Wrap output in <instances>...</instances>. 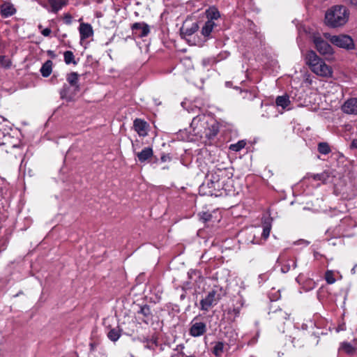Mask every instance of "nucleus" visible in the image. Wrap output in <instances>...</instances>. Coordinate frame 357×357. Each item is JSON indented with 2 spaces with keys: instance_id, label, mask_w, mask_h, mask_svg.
Wrapping results in <instances>:
<instances>
[{
  "instance_id": "1",
  "label": "nucleus",
  "mask_w": 357,
  "mask_h": 357,
  "mask_svg": "<svg viewBox=\"0 0 357 357\" xmlns=\"http://www.w3.org/2000/svg\"><path fill=\"white\" fill-rule=\"evenodd\" d=\"M349 17V12L345 6L335 5L327 10L324 21L328 26L337 28L344 25Z\"/></svg>"
},
{
  "instance_id": "2",
  "label": "nucleus",
  "mask_w": 357,
  "mask_h": 357,
  "mask_svg": "<svg viewBox=\"0 0 357 357\" xmlns=\"http://www.w3.org/2000/svg\"><path fill=\"white\" fill-rule=\"evenodd\" d=\"M305 59L306 64L309 66L310 70L316 75L324 77L332 76V68L328 66L314 51H307Z\"/></svg>"
},
{
  "instance_id": "3",
  "label": "nucleus",
  "mask_w": 357,
  "mask_h": 357,
  "mask_svg": "<svg viewBox=\"0 0 357 357\" xmlns=\"http://www.w3.org/2000/svg\"><path fill=\"white\" fill-rule=\"evenodd\" d=\"M199 26L196 22L185 20L180 29L181 35L191 45L202 46L204 40L201 38L192 37V35L198 30Z\"/></svg>"
},
{
  "instance_id": "4",
  "label": "nucleus",
  "mask_w": 357,
  "mask_h": 357,
  "mask_svg": "<svg viewBox=\"0 0 357 357\" xmlns=\"http://www.w3.org/2000/svg\"><path fill=\"white\" fill-rule=\"evenodd\" d=\"M66 79L70 86H65L63 87L61 91V97L70 101L73 99L74 96L79 91V86L78 84L79 75L75 72H72L67 75Z\"/></svg>"
},
{
  "instance_id": "5",
  "label": "nucleus",
  "mask_w": 357,
  "mask_h": 357,
  "mask_svg": "<svg viewBox=\"0 0 357 357\" xmlns=\"http://www.w3.org/2000/svg\"><path fill=\"white\" fill-rule=\"evenodd\" d=\"M225 294V291L221 287L215 286L208 295L201 300V310L208 311L211 307L215 305Z\"/></svg>"
},
{
  "instance_id": "6",
  "label": "nucleus",
  "mask_w": 357,
  "mask_h": 357,
  "mask_svg": "<svg viewBox=\"0 0 357 357\" xmlns=\"http://www.w3.org/2000/svg\"><path fill=\"white\" fill-rule=\"evenodd\" d=\"M312 40L318 52L326 59H330L333 54V50L331 45L324 40L319 34H313Z\"/></svg>"
},
{
  "instance_id": "7",
  "label": "nucleus",
  "mask_w": 357,
  "mask_h": 357,
  "mask_svg": "<svg viewBox=\"0 0 357 357\" xmlns=\"http://www.w3.org/2000/svg\"><path fill=\"white\" fill-rule=\"evenodd\" d=\"M218 131V123L215 119L209 116L207 120V123L204 126V128L199 136L200 137H205L208 139H213L217 135Z\"/></svg>"
},
{
  "instance_id": "8",
  "label": "nucleus",
  "mask_w": 357,
  "mask_h": 357,
  "mask_svg": "<svg viewBox=\"0 0 357 357\" xmlns=\"http://www.w3.org/2000/svg\"><path fill=\"white\" fill-rule=\"evenodd\" d=\"M330 41L339 47L347 50L354 47L353 39L347 35L333 36L330 38Z\"/></svg>"
},
{
  "instance_id": "9",
  "label": "nucleus",
  "mask_w": 357,
  "mask_h": 357,
  "mask_svg": "<svg viewBox=\"0 0 357 357\" xmlns=\"http://www.w3.org/2000/svg\"><path fill=\"white\" fill-rule=\"evenodd\" d=\"M209 116H210L205 114H200L193 118L190 124V127L192 128L195 135H199L204 128V126L207 123V120Z\"/></svg>"
},
{
  "instance_id": "10",
  "label": "nucleus",
  "mask_w": 357,
  "mask_h": 357,
  "mask_svg": "<svg viewBox=\"0 0 357 357\" xmlns=\"http://www.w3.org/2000/svg\"><path fill=\"white\" fill-rule=\"evenodd\" d=\"M278 262L281 265V271L282 273H287L291 268L296 267V260L294 257L286 256L282 254L278 259Z\"/></svg>"
},
{
  "instance_id": "11",
  "label": "nucleus",
  "mask_w": 357,
  "mask_h": 357,
  "mask_svg": "<svg viewBox=\"0 0 357 357\" xmlns=\"http://www.w3.org/2000/svg\"><path fill=\"white\" fill-rule=\"evenodd\" d=\"M195 318L191 322L189 333L192 337H199L206 332V324L202 321H195Z\"/></svg>"
},
{
  "instance_id": "12",
  "label": "nucleus",
  "mask_w": 357,
  "mask_h": 357,
  "mask_svg": "<svg viewBox=\"0 0 357 357\" xmlns=\"http://www.w3.org/2000/svg\"><path fill=\"white\" fill-rule=\"evenodd\" d=\"M132 33L139 38H143L150 32L149 26L145 22H135L131 26Z\"/></svg>"
},
{
  "instance_id": "13",
  "label": "nucleus",
  "mask_w": 357,
  "mask_h": 357,
  "mask_svg": "<svg viewBox=\"0 0 357 357\" xmlns=\"http://www.w3.org/2000/svg\"><path fill=\"white\" fill-rule=\"evenodd\" d=\"M342 111L347 114L357 115V98L347 100L341 106Z\"/></svg>"
},
{
  "instance_id": "14",
  "label": "nucleus",
  "mask_w": 357,
  "mask_h": 357,
  "mask_svg": "<svg viewBox=\"0 0 357 357\" xmlns=\"http://www.w3.org/2000/svg\"><path fill=\"white\" fill-rule=\"evenodd\" d=\"M135 130L141 137H145L148 134L149 124L141 119H136L133 123Z\"/></svg>"
},
{
  "instance_id": "15",
  "label": "nucleus",
  "mask_w": 357,
  "mask_h": 357,
  "mask_svg": "<svg viewBox=\"0 0 357 357\" xmlns=\"http://www.w3.org/2000/svg\"><path fill=\"white\" fill-rule=\"evenodd\" d=\"M80 40H86L93 35V30L91 25L89 23H81L79 27Z\"/></svg>"
},
{
  "instance_id": "16",
  "label": "nucleus",
  "mask_w": 357,
  "mask_h": 357,
  "mask_svg": "<svg viewBox=\"0 0 357 357\" xmlns=\"http://www.w3.org/2000/svg\"><path fill=\"white\" fill-rule=\"evenodd\" d=\"M216 26L214 21L212 20H207L204 26L202 29V35L203 36L204 38H201L202 40H204V43L208 40L209 38L211 33L213 30L214 27Z\"/></svg>"
},
{
  "instance_id": "17",
  "label": "nucleus",
  "mask_w": 357,
  "mask_h": 357,
  "mask_svg": "<svg viewBox=\"0 0 357 357\" xmlns=\"http://www.w3.org/2000/svg\"><path fill=\"white\" fill-rule=\"evenodd\" d=\"M153 155L152 148L146 147L140 152L136 153V155L140 162H144L150 159Z\"/></svg>"
},
{
  "instance_id": "18",
  "label": "nucleus",
  "mask_w": 357,
  "mask_h": 357,
  "mask_svg": "<svg viewBox=\"0 0 357 357\" xmlns=\"http://www.w3.org/2000/svg\"><path fill=\"white\" fill-rule=\"evenodd\" d=\"M331 172L329 171H324L320 174H312L308 175L309 178H312L314 181H320L323 183H326L331 178Z\"/></svg>"
},
{
  "instance_id": "19",
  "label": "nucleus",
  "mask_w": 357,
  "mask_h": 357,
  "mask_svg": "<svg viewBox=\"0 0 357 357\" xmlns=\"http://www.w3.org/2000/svg\"><path fill=\"white\" fill-rule=\"evenodd\" d=\"M48 3L51 11L56 13L67 4L68 0H48Z\"/></svg>"
},
{
  "instance_id": "20",
  "label": "nucleus",
  "mask_w": 357,
  "mask_h": 357,
  "mask_svg": "<svg viewBox=\"0 0 357 357\" xmlns=\"http://www.w3.org/2000/svg\"><path fill=\"white\" fill-rule=\"evenodd\" d=\"M225 174V172L218 169L215 172H212L210 176V181L211 182L214 184V188H220V177L222 176V175Z\"/></svg>"
},
{
  "instance_id": "21",
  "label": "nucleus",
  "mask_w": 357,
  "mask_h": 357,
  "mask_svg": "<svg viewBox=\"0 0 357 357\" xmlns=\"http://www.w3.org/2000/svg\"><path fill=\"white\" fill-rule=\"evenodd\" d=\"M15 13V9L13 5L8 3H5L1 6V13L3 17H8Z\"/></svg>"
},
{
  "instance_id": "22",
  "label": "nucleus",
  "mask_w": 357,
  "mask_h": 357,
  "mask_svg": "<svg viewBox=\"0 0 357 357\" xmlns=\"http://www.w3.org/2000/svg\"><path fill=\"white\" fill-rule=\"evenodd\" d=\"M275 103L277 106L285 109L290 104L289 98L287 95L278 96L275 100Z\"/></svg>"
},
{
  "instance_id": "23",
  "label": "nucleus",
  "mask_w": 357,
  "mask_h": 357,
  "mask_svg": "<svg viewBox=\"0 0 357 357\" xmlns=\"http://www.w3.org/2000/svg\"><path fill=\"white\" fill-rule=\"evenodd\" d=\"M206 15L208 20H217L220 17V13L215 7H211L206 11Z\"/></svg>"
},
{
  "instance_id": "24",
  "label": "nucleus",
  "mask_w": 357,
  "mask_h": 357,
  "mask_svg": "<svg viewBox=\"0 0 357 357\" xmlns=\"http://www.w3.org/2000/svg\"><path fill=\"white\" fill-rule=\"evenodd\" d=\"M340 349L344 351L347 354H351L357 350L356 345H352L349 342H342Z\"/></svg>"
},
{
  "instance_id": "25",
  "label": "nucleus",
  "mask_w": 357,
  "mask_h": 357,
  "mask_svg": "<svg viewBox=\"0 0 357 357\" xmlns=\"http://www.w3.org/2000/svg\"><path fill=\"white\" fill-rule=\"evenodd\" d=\"M120 336V330L118 328H112L107 333L108 338L113 342L117 341Z\"/></svg>"
},
{
  "instance_id": "26",
  "label": "nucleus",
  "mask_w": 357,
  "mask_h": 357,
  "mask_svg": "<svg viewBox=\"0 0 357 357\" xmlns=\"http://www.w3.org/2000/svg\"><path fill=\"white\" fill-rule=\"evenodd\" d=\"M64 61L66 64L73 63L74 65L77 64L76 61L75 60V56L73 52L66 51L63 54Z\"/></svg>"
},
{
  "instance_id": "27",
  "label": "nucleus",
  "mask_w": 357,
  "mask_h": 357,
  "mask_svg": "<svg viewBox=\"0 0 357 357\" xmlns=\"http://www.w3.org/2000/svg\"><path fill=\"white\" fill-rule=\"evenodd\" d=\"M318 151L320 153L326 155L331 152V148L328 143L326 142H320L318 144Z\"/></svg>"
},
{
  "instance_id": "28",
  "label": "nucleus",
  "mask_w": 357,
  "mask_h": 357,
  "mask_svg": "<svg viewBox=\"0 0 357 357\" xmlns=\"http://www.w3.org/2000/svg\"><path fill=\"white\" fill-rule=\"evenodd\" d=\"M12 65L10 59L6 56H0V68H10Z\"/></svg>"
},
{
  "instance_id": "29",
  "label": "nucleus",
  "mask_w": 357,
  "mask_h": 357,
  "mask_svg": "<svg viewBox=\"0 0 357 357\" xmlns=\"http://www.w3.org/2000/svg\"><path fill=\"white\" fill-rule=\"evenodd\" d=\"M224 349V344L221 342H218L215 344V346L213 348V353L216 356H220L223 353Z\"/></svg>"
},
{
  "instance_id": "30",
  "label": "nucleus",
  "mask_w": 357,
  "mask_h": 357,
  "mask_svg": "<svg viewBox=\"0 0 357 357\" xmlns=\"http://www.w3.org/2000/svg\"><path fill=\"white\" fill-rule=\"evenodd\" d=\"M246 142L244 140L238 141L236 144H232L229 146V149L233 151H239L245 147Z\"/></svg>"
},
{
  "instance_id": "31",
  "label": "nucleus",
  "mask_w": 357,
  "mask_h": 357,
  "mask_svg": "<svg viewBox=\"0 0 357 357\" xmlns=\"http://www.w3.org/2000/svg\"><path fill=\"white\" fill-rule=\"evenodd\" d=\"M274 316L273 318L278 319L280 320H286L289 318V314L286 312L282 310L281 309L275 311L273 312Z\"/></svg>"
},
{
  "instance_id": "32",
  "label": "nucleus",
  "mask_w": 357,
  "mask_h": 357,
  "mask_svg": "<svg viewBox=\"0 0 357 357\" xmlns=\"http://www.w3.org/2000/svg\"><path fill=\"white\" fill-rule=\"evenodd\" d=\"M271 225L269 222H266L264 223V226H263V232H262V237L264 238V239H267L268 237L270 235V232H271Z\"/></svg>"
},
{
  "instance_id": "33",
  "label": "nucleus",
  "mask_w": 357,
  "mask_h": 357,
  "mask_svg": "<svg viewBox=\"0 0 357 357\" xmlns=\"http://www.w3.org/2000/svg\"><path fill=\"white\" fill-rule=\"evenodd\" d=\"M317 284L312 279L307 280L303 284V288L305 291H310L315 288Z\"/></svg>"
},
{
  "instance_id": "34",
  "label": "nucleus",
  "mask_w": 357,
  "mask_h": 357,
  "mask_svg": "<svg viewBox=\"0 0 357 357\" xmlns=\"http://www.w3.org/2000/svg\"><path fill=\"white\" fill-rule=\"evenodd\" d=\"M325 279L328 284H333L335 282L334 275L332 271H327L325 274Z\"/></svg>"
},
{
  "instance_id": "35",
  "label": "nucleus",
  "mask_w": 357,
  "mask_h": 357,
  "mask_svg": "<svg viewBox=\"0 0 357 357\" xmlns=\"http://www.w3.org/2000/svg\"><path fill=\"white\" fill-rule=\"evenodd\" d=\"M139 313L143 314L145 317L149 318L151 315V310L149 306L144 305L141 307L140 310L139 311Z\"/></svg>"
},
{
  "instance_id": "36",
  "label": "nucleus",
  "mask_w": 357,
  "mask_h": 357,
  "mask_svg": "<svg viewBox=\"0 0 357 357\" xmlns=\"http://www.w3.org/2000/svg\"><path fill=\"white\" fill-rule=\"evenodd\" d=\"M199 217L201 220L206 222L211 220L212 215L208 212H203L202 213H199Z\"/></svg>"
},
{
  "instance_id": "37",
  "label": "nucleus",
  "mask_w": 357,
  "mask_h": 357,
  "mask_svg": "<svg viewBox=\"0 0 357 357\" xmlns=\"http://www.w3.org/2000/svg\"><path fill=\"white\" fill-rule=\"evenodd\" d=\"M52 62L51 61H46V77H48L52 72Z\"/></svg>"
},
{
  "instance_id": "38",
  "label": "nucleus",
  "mask_w": 357,
  "mask_h": 357,
  "mask_svg": "<svg viewBox=\"0 0 357 357\" xmlns=\"http://www.w3.org/2000/svg\"><path fill=\"white\" fill-rule=\"evenodd\" d=\"M346 3H349L351 6H353L357 8V0H344Z\"/></svg>"
},
{
  "instance_id": "39",
  "label": "nucleus",
  "mask_w": 357,
  "mask_h": 357,
  "mask_svg": "<svg viewBox=\"0 0 357 357\" xmlns=\"http://www.w3.org/2000/svg\"><path fill=\"white\" fill-rule=\"evenodd\" d=\"M351 147L353 149H357V139H354L351 144Z\"/></svg>"
},
{
  "instance_id": "40",
  "label": "nucleus",
  "mask_w": 357,
  "mask_h": 357,
  "mask_svg": "<svg viewBox=\"0 0 357 357\" xmlns=\"http://www.w3.org/2000/svg\"><path fill=\"white\" fill-rule=\"evenodd\" d=\"M40 73L41 75H43V77H45V63H43L41 67H40Z\"/></svg>"
},
{
  "instance_id": "41",
  "label": "nucleus",
  "mask_w": 357,
  "mask_h": 357,
  "mask_svg": "<svg viewBox=\"0 0 357 357\" xmlns=\"http://www.w3.org/2000/svg\"><path fill=\"white\" fill-rule=\"evenodd\" d=\"M324 36L326 38L330 40V38L332 36L329 33H325Z\"/></svg>"
},
{
  "instance_id": "42",
  "label": "nucleus",
  "mask_w": 357,
  "mask_h": 357,
  "mask_svg": "<svg viewBox=\"0 0 357 357\" xmlns=\"http://www.w3.org/2000/svg\"><path fill=\"white\" fill-rule=\"evenodd\" d=\"M51 31L50 29L46 28V36H47L50 33Z\"/></svg>"
},
{
  "instance_id": "43",
  "label": "nucleus",
  "mask_w": 357,
  "mask_h": 357,
  "mask_svg": "<svg viewBox=\"0 0 357 357\" xmlns=\"http://www.w3.org/2000/svg\"><path fill=\"white\" fill-rule=\"evenodd\" d=\"M40 33H41L43 35H44V36H45V29H42V30L40 31Z\"/></svg>"
},
{
  "instance_id": "44",
  "label": "nucleus",
  "mask_w": 357,
  "mask_h": 357,
  "mask_svg": "<svg viewBox=\"0 0 357 357\" xmlns=\"http://www.w3.org/2000/svg\"><path fill=\"white\" fill-rule=\"evenodd\" d=\"M301 279V276L299 275L297 278H296V280L299 282V280Z\"/></svg>"
},
{
  "instance_id": "45",
  "label": "nucleus",
  "mask_w": 357,
  "mask_h": 357,
  "mask_svg": "<svg viewBox=\"0 0 357 357\" xmlns=\"http://www.w3.org/2000/svg\"><path fill=\"white\" fill-rule=\"evenodd\" d=\"M351 271H352L353 273H355V267L352 268Z\"/></svg>"
}]
</instances>
